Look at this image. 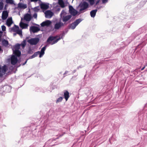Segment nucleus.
<instances>
[{
    "mask_svg": "<svg viewBox=\"0 0 147 147\" xmlns=\"http://www.w3.org/2000/svg\"><path fill=\"white\" fill-rule=\"evenodd\" d=\"M67 13L64 10H63L60 14V16L62 18L63 22H66L68 21L72 17L71 15L65 16Z\"/></svg>",
    "mask_w": 147,
    "mask_h": 147,
    "instance_id": "nucleus-1",
    "label": "nucleus"
},
{
    "mask_svg": "<svg viewBox=\"0 0 147 147\" xmlns=\"http://www.w3.org/2000/svg\"><path fill=\"white\" fill-rule=\"evenodd\" d=\"M79 6L80 7L79 10V11L81 13L83 12L82 11L86 9L89 6L88 4L86 1H84L82 3H81L79 5Z\"/></svg>",
    "mask_w": 147,
    "mask_h": 147,
    "instance_id": "nucleus-2",
    "label": "nucleus"
},
{
    "mask_svg": "<svg viewBox=\"0 0 147 147\" xmlns=\"http://www.w3.org/2000/svg\"><path fill=\"white\" fill-rule=\"evenodd\" d=\"M82 20L81 18H79L76 20L74 22L72 23L69 26V28L72 29H74L82 21Z\"/></svg>",
    "mask_w": 147,
    "mask_h": 147,
    "instance_id": "nucleus-3",
    "label": "nucleus"
},
{
    "mask_svg": "<svg viewBox=\"0 0 147 147\" xmlns=\"http://www.w3.org/2000/svg\"><path fill=\"white\" fill-rule=\"evenodd\" d=\"M39 39L38 38H31L28 40L27 42L30 44L32 45H36L39 42Z\"/></svg>",
    "mask_w": 147,
    "mask_h": 147,
    "instance_id": "nucleus-4",
    "label": "nucleus"
},
{
    "mask_svg": "<svg viewBox=\"0 0 147 147\" xmlns=\"http://www.w3.org/2000/svg\"><path fill=\"white\" fill-rule=\"evenodd\" d=\"M7 70L8 67L6 65H4L2 67L0 66V77H2Z\"/></svg>",
    "mask_w": 147,
    "mask_h": 147,
    "instance_id": "nucleus-5",
    "label": "nucleus"
},
{
    "mask_svg": "<svg viewBox=\"0 0 147 147\" xmlns=\"http://www.w3.org/2000/svg\"><path fill=\"white\" fill-rule=\"evenodd\" d=\"M30 30L31 32L34 33L39 31L40 30V29L38 27L33 26L30 27Z\"/></svg>",
    "mask_w": 147,
    "mask_h": 147,
    "instance_id": "nucleus-6",
    "label": "nucleus"
},
{
    "mask_svg": "<svg viewBox=\"0 0 147 147\" xmlns=\"http://www.w3.org/2000/svg\"><path fill=\"white\" fill-rule=\"evenodd\" d=\"M46 18H50L53 15V13L51 10H47L45 13Z\"/></svg>",
    "mask_w": 147,
    "mask_h": 147,
    "instance_id": "nucleus-7",
    "label": "nucleus"
},
{
    "mask_svg": "<svg viewBox=\"0 0 147 147\" xmlns=\"http://www.w3.org/2000/svg\"><path fill=\"white\" fill-rule=\"evenodd\" d=\"M11 63L13 65H15L18 61V58L15 55H12L11 57Z\"/></svg>",
    "mask_w": 147,
    "mask_h": 147,
    "instance_id": "nucleus-8",
    "label": "nucleus"
},
{
    "mask_svg": "<svg viewBox=\"0 0 147 147\" xmlns=\"http://www.w3.org/2000/svg\"><path fill=\"white\" fill-rule=\"evenodd\" d=\"M51 22L49 20H47L42 23L40 25L42 27H44L45 26H48L51 24Z\"/></svg>",
    "mask_w": 147,
    "mask_h": 147,
    "instance_id": "nucleus-9",
    "label": "nucleus"
},
{
    "mask_svg": "<svg viewBox=\"0 0 147 147\" xmlns=\"http://www.w3.org/2000/svg\"><path fill=\"white\" fill-rule=\"evenodd\" d=\"M65 33L64 31H63L62 33L61 34V36L59 37L58 38L56 39V40H54L53 42L51 43V45H53L56 43L59 40L61 39H62L63 37L64 36Z\"/></svg>",
    "mask_w": 147,
    "mask_h": 147,
    "instance_id": "nucleus-10",
    "label": "nucleus"
},
{
    "mask_svg": "<svg viewBox=\"0 0 147 147\" xmlns=\"http://www.w3.org/2000/svg\"><path fill=\"white\" fill-rule=\"evenodd\" d=\"M56 38V37L53 36H49L47 40V42L50 44L51 45V43L53 42L54 40H55Z\"/></svg>",
    "mask_w": 147,
    "mask_h": 147,
    "instance_id": "nucleus-11",
    "label": "nucleus"
},
{
    "mask_svg": "<svg viewBox=\"0 0 147 147\" xmlns=\"http://www.w3.org/2000/svg\"><path fill=\"white\" fill-rule=\"evenodd\" d=\"M32 19L31 15L28 13L26 14L24 16V19L27 21H30Z\"/></svg>",
    "mask_w": 147,
    "mask_h": 147,
    "instance_id": "nucleus-12",
    "label": "nucleus"
},
{
    "mask_svg": "<svg viewBox=\"0 0 147 147\" xmlns=\"http://www.w3.org/2000/svg\"><path fill=\"white\" fill-rule=\"evenodd\" d=\"M63 26V24L62 22H59L56 23L54 26L55 29L56 30L59 29L61 26Z\"/></svg>",
    "mask_w": 147,
    "mask_h": 147,
    "instance_id": "nucleus-13",
    "label": "nucleus"
},
{
    "mask_svg": "<svg viewBox=\"0 0 147 147\" xmlns=\"http://www.w3.org/2000/svg\"><path fill=\"white\" fill-rule=\"evenodd\" d=\"M8 13L7 11H4L2 14V18L3 20H5L6 19L8 16Z\"/></svg>",
    "mask_w": 147,
    "mask_h": 147,
    "instance_id": "nucleus-14",
    "label": "nucleus"
},
{
    "mask_svg": "<svg viewBox=\"0 0 147 147\" xmlns=\"http://www.w3.org/2000/svg\"><path fill=\"white\" fill-rule=\"evenodd\" d=\"M49 4L42 3L40 4L41 8L42 9H47L49 7Z\"/></svg>",
    "mask_w": 147,
    "mask_h": 147,
    "instance_id": "nucleus-15",
    "label": "nucleus"
},
{
    "mask_svg": "<svg viewBox=\"0 0 147 147\" xmlns=\"http://www.w3.org/2000/svg\"><path fill=\"white\" fill-rule=\"evenodd\" d=\"M13 50V54H14L13 55H15L16 57H19L21 54V52L19 50Z\"/></svg>",
    "mask_w": 147,
    "mask_h": 147,
    "instance_id": "nucleus-16",
    "label": "nucleus"
},
{
    "mask_svg": "<svg viewBox=\"0 0 147 147\" xmlns=\"http://www.w3.org/2000/svg\"><path fill=\"white\" fill-rule=\"evenodd\" d=\"M22 18H21V21L22 20ZM20 27L21 28H22V29L26 28H27L28 26V24H27L24 23L22 22L21 21L20 23Z\"/></svg>",
    "mask_w": 147,
    "mask_h": 147,
    "instance_id": "nucleus-17",
    "label": "nucleus"
},
{
    "mask_svg": "<svg viewBox=\"0 0 147 147\" xmlns=\"http://www.w3.org/2000/svg\"><path fill=\"white\" fill-rule=\"evenodd\" d=\"M47 46H45L43 47L41 49L40 51V54L39 55V57L41 58L45 54V51L46 49Z\"/></svg>",
    "mask_w": 147,
    "mask_h": 147,
    "instance_id": "nucleus-18",
    "label": "nucleus"
},
{
    "mask_svg": "<svg viewBox=\"0 0 147 147\" xmlns=\"http://www.w3.org/2000/svg\"><path fill=\"white\" fill-rule=\"evenodd\" d=\"M64 96L66 101H67L69 97V92L66 90L64 91Z\"/></svg>",
    "mask_w": 147,
    "mask_h": 147,
    "instance_id": "nucleus-19",
    "label": "nucleus"
},
{
    "mask_svg": "<svg viewBox=\"0 0 147 147\" xmlns=\"http://www.w3.org/2000/svg\"><path fill=\"white\" fill-rule=\"evenodd\" d=\"M40 51H38L36 52H35L34 54L31 56H30L29 57V59H32L33 58H34L37 56H38V55H40Z\"/></svg>",
    "mask_w": 147,
    "mask_h": 147,
    "instance_id": "nucleus-20",
    "label": "nucleus"
},
{
    "mask_svg": "<svg viewBox=\"0 0 147 147\" xmlns=\"http://www.w3.org/2000/svg\"><path fill=\"white\" fill-rule=\"evenodd\" d=\"M12 20L11 18H8L6 22V24L8 26L10 27L11 26V24H12Z\"/></svg>",
    "mask_w": 147,
    "mask_h": 147,
    "instance_id": "nucleus-21",
    "label": "nucleus"
},
{
    "mask_svg": "<svg viewBox=\"0 0 147 147\" xmlns=\"http://www.w3.org/2000/svg\"><path fill=\"white\" fill-rule=\"evenodd\" d=\"M18 7L25 9L27 7L26 4H24L21 3H19L18 4Z\"/></svg>",
    "mask_w": 147,
    "mask_h": 147,
    "instance_id": "nucleus-22",
    "label": "nucleus"
},
{
    "mask_svg": "<svg viewBox=\"0 0 147 147\" xmlns=\"http://www.w3.org/2000/svg\"><path fill=\"white\" fill-rule=\"evenodd\" d=\"M97 11V9L93 10L91 11L90 12V14L92 18H94L95 16Z\"/></svg>",
    "mask_w": 147,
    "mask_h": 147,
    "instance_id": "nucleus-23",
    "label": "nucleus"
},
{
    "mask_svg": "<svg viewBox=\"0 0 147 147\" xmlns=\"http://www.w3.org/2000/svg\"><path fill=\"white\" fill-rule=\"evenodd\" d=\"M58 4L62 8H64L65 7L64 3L63 0H59Z\"/></svg>",
    "mask_w": 147,
    "mask_h": 147,
    "instance_id": "nucleus-24",
    "label": "nucleus"
},
{
    "mask_svg": "<svg viewBox=\"0 0 147 147\" xmlns=\"http://www.w3.org/2000/svg\"><path fill=\"white\" fill-rule=\"evenodd\" d=\"M11 30L13 31L14 32H16L17 31L19 30V27L15 25L13 27L11 28Z\"/></svg>",
    "mask_w": 147,
    "mask_h": 147,
    "instance_id": "nucleus-25",
    "label": "nucleus"
},
{
    "mask_svg": "<svg viewBox=\"0 0 147 147\" xmlns=\"http://www.w3.org/2000/svg\"><path fill=\"white\" fill-rule=\"evenodd\" d=\"M2 44L4 46L7 47L9 44V43L7 40L4 39L2 41Z\"/></svg>",
    "mask_w": 147,
    "mask_h": 147,
    "instance_id": "nucleus-26",
    "label": "nucleus"
},
{
    "mask_svg": "<svg viewBox=\"0 0 147 147\" xmlns=\"http://www.w3.org/2000/svg\"><path fill=\"white\" fill-rule=\"evenodd\" d=\"M20 45L19 44L17 43L16 44L14 47L15 49L14 50H19L20 49Z\"/></svg>",
    "mask_w": 147,
    "mask_h": 147,
    "instance_id": "nucleus-27",
    "label": "nucleus"
},
{
    "mask_svg": "<svg viewBox=\"0 0 147 147\" xmlns=\"http://www.w3.org/2000/svg\"><path fill=\"white\" fill-rule=\"evenodd\" d=\"M6 2L7 3L10 4H14L15 5V4L14 3V1L13 0H5Z\"/></svg>",
    "mask_w": 147,
    "mask_h": 147,
    "instance_id": "nucleus-28",
    "label": "nucleus"
},
{
    "mask_svg": "<svg viewBox=\"0 0 147 147\" xmlns=\"http://www.w3.org/2000/svg\"><path fill=\"white\" fill-rule=\"evenodd\" d=\"M26 40H24L22 42L20 45V46H22L23 48H24L26 45Z\"/></svg>",
    "mask_w": 147,
    "mask_h": 147,
    "instance_id": "nucleus-29",
    "label": "nucleus"
},
{
    "mask_svg": "<svg viewBox=\"0 0 147 147\" xmlns=\"http://www.w3.org/2000/svg\"><path fill=\"white\" fill-rule=\"evenodd\" d=\"M63 99V97H60L57 98L56 101V103H57L59 102H61Z\"/></svg>",
    "mask_w": 147,
    "mask_h": 147,
    "instance_id": "nucleus-30",
    "label": "nucleus"
},
{
    "mask_svg": "<svg viewBox=\"0 0 147 147\" xmlns=\"http://www.w3.org/2000/svg\"><path fill=\"white\" fill-rule=\"evenodd\" d=\"M17 34H18L19 35L21 36H22V30H18L16 32Z\"/></svg>",
    "mask_w": 147,
    "mask_h": 147,
    "instance_id": "nucleus-31",
    "label": "nucleus"
},
{
    "mask_svg": "<svg viewBox=\"0 0 147 147\" xmlns=\"http://www.w3.org/2000/svg\"><path fill=\"white\" fill-rule=\"evenodd\" d=\"M70 12L71 13H72L73 16H76L77 14V11H76V10H75V11L74 10L73 11H71Z\"/></svg>",
    "mask_w": 147,
    "mask_h": 147,
    "instance_id": "nucleus-32",
    "label": "nucleus"
},
{
    "mask_svg": "<svg viewBox=\"0 0 147 147\" xmlns=\"http://www.w3.org/2000/svg\"><path fill=\"white\" fill-rule=\"evenodd\" d=\"M27 53L28 54H32L34 53V51L32 49L30 48Z\"/></svg>",
    "mask_w": 147,
    "mask_h": 147,
    "instance_id": "nucleus-33",
    "label": "nucleus"
},
{
    "mask_svg": "<svg viewBox=\"0 0 147 147\" xmlns=\"http://www.w3.org/2000/svg\"><path fill=\"white\" fill-rule=\"evenodd\" d=\"M3 4L2 2H0V10L2 9L3 8Z\"/></svg>",
    "mask_w": 147,
    "mask_h": 147,
    "instance_id": "nucleus-34",
    "label": "nucleus"
},
{
    "mask_svg": "<svg viewBox=\"0 0 147 147\" xmlns=\"http://www.w3.org/2000/svg\"><path fill=\"white\" fill-rule=\"evenodd\" d=\"M2 30L3 31H5L6 30V27L5 26L3 25L1 26Z\"/></svg>",
    "mask_w": 147,
    "mask_h": 147,
    "instance_id": "nucleus-35",
    "label": "nucleus"
},
{
    "mask_svg": "<svg viewBox=\"0 0 147 147\" xmlns=\"http://www.w3.org/2000/svg\"><path fill=\"white\" fill-rule=\"evenodd\" d=\"M89 1L91 5H93L94 3V0H90Z\"/></svg>",
    "mask_w": 147,
    "mask_h": 147,
    "instance_id": "nucleus-36",
    "label": "nucleus"
},
{
    "mask_svg": "<svg viewBox=\"0 0 147 147\" xmlns=\"http://www.w3.org/2000/svg\"><path fill=\"white\" fill-rule=\"evenodd\" d=\"M69 11H71L72 10L74 9V8L71 5H69Z\"/></svg>",
    "mask_w": 147,
    "mask_h": 147,
    "instance_id": "nucleus-37",
    "label": "nucleus"
},
{
    "mask_svg": "<svg viewBox=\"0 0 147 147\" xmlns=\"http://www.w3.org/2000/svg\"><path fill=\"white\" fill-rule=\"evenodd\" d=\"M37 15L36 13H35L33 15V17L35 18H36L37 17Z\"/></svg>",
    "mask_w": 147,
    "mask_h": 147,
    "instance_id": "nucleus-38",
    "label": "nucleus"
},
{
    "mask_svg": "<svg viewBox=\"0 0 147 147\" xmlns=\"http://www.w3.org/2000/svg\"><path fill=\"white\" fill-rule=\"evenodd\" d=\"M3 32L1 31H0V41H1V37L2 36V35H3Z\"/></svg>",
    "mask_w": 147,
    "mask_h": 147,
    "instance_id": "nucleus-39",
    "label": "nucleus"
},
{
    "mask_svg": "<svg viewBox=\"0 0 147 147\" xmlns=\"http://www.w3.org/2000/svg\"><path fill=\"white\" fill-rule=\"evenodd\" d=\"M102 1L103 3H105L108 2V0H102Z\"/></svg>",
    "mask_w": 147,
    "mask_h": 147,
    "instance_id": "nucleus-40",
    "label": "nucleus"
},
{
    "mask_svg": "<svg viewBox=\"0 0 147 147\" xmlns=\"http://www.w3.org/2000/svg\"><path fill=\"white\" fill-rule=\"evenodd\" d=\"M38 7H35L34 8V10L35 11H38L39 10V9L38 8Z\"/></svg>",
    "mask_w": 147,
    "mask_h": 147,
    "instance_id": "nucleus-41",
    "label": "nucleus"
},
{
    "mask_svg": "<svg viewBox=\"0 0 147 147\" xmlns=\"http://www.w3.org/2000/svg\"><path fill=\"white\" fill-rule=\"evenodd\" d=\"M83 67V66L82 65H80V66H78L77 68V69H78L79 68H82V67Z\"/></svg>",
    "mask_w": 147,
    "mask_h": 147,
    "instance_id": "nucleus-42",
    "label": "nucleus"
},
{
    "mask_svg": "<svg viewBox=\"0 0 147 147\" xmlns=\"http://www.w3.org/2000/svg\"><path fill=\"white\" fill-rule=\"evenodd\" d=\"M68 29L67 28H66L65 29V31L64 32H65V33H67V32H68Z\"/></svg>",
    "mask_w": 147,
    "mask_h": 147,
    "instance_id": "nucleus-43",
    "label": "nucleus"
},
{
    "mask_svg": "<svg viewBox=\"0 0 147 147\" xmlns=\"http://www.w3.org/2000/svg\"><path fill=\"white\" fill-rule=\"evenodd\" d=\"M58 138H56V139H52L50 140H49V142H51V141H55V140H56V139H58Z\"/></svg>",
    "mask_w": 147,
    "mask_h": 147,
    "instance_id": "nucleus-44",
    "label": "nucleus"
},
{
    "mask_svg": "<svg viewBox=\"0 0 147 147\" xmlns=\"http://www.w3.org/2000/svg\"><path fill=\"white\" fill-rule=\"evenodd\" d=\"M28 59H27L26 60V61L25 62H24V63H23V64H22V65H25V64L26 63H27V61H28Z\"/></svg>",
    "mask_w": 147,
    "mask_h": 147,
    "instance_id": "nucleus-45",
    "label": "nucleus"
},
{
    "mask_svg": "<svg viewBox=\"0 0 147 147\" xmlns=\"http://www.w3.org/2000/svg\"><path fill=\"white\" fill-rule=\"evenodd\" d=\"M146 28V30H147V24L145 25L144 26V27H143L142 28V29H143V28Z\"/></svg>",
    "mask_w": 147,
    "mask_h": 147,
    "instance_id": "nucleus-46",
    "label": "nucleus"
},
{
    "mask_svg": "<svg viewBox=\"0 0 147 147\" xmlns=\"http://www.w3.org/2000/svg\"><path fill=\"white\" fill-rule=\"evenodd\" d=\"M38 1H40V0H30L31 2H37Z\"/></svg>",
    "mask_w": 147,
    "mask_h": 147,
    "instance_id": "nucleus-47",
    "label": "nucleus"
},
{
    "mask_svg": "<svg viewBox=\"0 0 147 147\" xmlns=\"http://www.w3.org/2000/svg\"><path fill=\"white\" fill-rule=\"evenodd\" d=\"M100 0H98L96 1V5H97L99 2Z\"/></svg>",
    "mask_w": 147,
    "mask_h": 147,
    "instance_id": "nucleus-48",
    "label": "nucleus"
},
{
    "mask_svg": "<svg viewBox=\"0 0 147 147\" xmlns=\"http://www.w3.org/2000/svg\"><path fill=\"white\" fill-rule=\"evenodd\" d=\"M60 10V8L59 7H57V11H59Z\"/></svg>",
    "mask_w": 147,
    "mask_h": 147,
    "instance_id": "nucleus-49",
    "label": "nucleus"
},
{
    "mask_svg": "<svg viewBox=\"0 0 147 147\" xmlns=\"http://www.w3.org/2000/svg\"><path fill=\"white\" fill-rule=\"evenodd\" d=\"M68 71H66L63 74V75H65V74H67V73H68Z\"/></svg>",
    "mask_w": 147,
    "mask_h": 147,
    "instance_id": "nucleus-50",
    "label": "nucleus"
},
{
    "mask_svg": "<svg viewBox=\"0 0 147 147\" xmlns=\"http://www.w3.org/2000/svg\"><path fill=\"white\" fill-rule=\"evenodd\" d=\"M17 34V33L16 32V33H14L13 34V36H15Z\"/></svg>",
    "mask_w": 147,
    "mask_h": 147,
    "instance_id": "nucleus-51",
    "label": "nucleus"
},
{
    "mask_svg": "<svg viewBox=\"0 0 147 147\" xmlns=\"http://www.w3.org/2000/svg\"><path fill=\"white\" fill-rule=\"evenodd\" d=\"M76 71V69L73 70L72 71V73L73 74L75 73Z\"/></svg>",
    "mask_w": 147,
    "mask_h": 147,
    "instance_id": "nucleus-52",
    "label": "nucleus"
},
{
    "mask_svg": "<svg viewBox=\"0 0 147 147\" xmlns=\"http://www.w3.org/2000/svg\"><path fill=\"white\" fill-rule=\"evenodd\" d=\"M102 7V6H99V7H97V8L98 9H100Z\"/></svg>",
    "mask_w": 147,
    "mask_h": 147,
    "instance_id": "nucleus-53",
    "label": "nucleus"
},
{
    "mask_svg": "<svg viewBox=\"0 0 147 147\" xmlns=\"http://www.w3.org/2000/svg\"><path fill=\"white\" fill-rule=\"evenodd\" d=\"M53 144V145H50L51 146H55L56 145H57V144Z\"/></svg>",
    "mask_w": 147,
    "mask_h": 147,
    "instance_id": "nucleus-54",
    "label": "nucleus"
},
{
    "mask_svg": "<svg viewBox=\"0 0 147 147\" xmlns=\"http://www.w3.org/2000/svg\"><path fill=\"white\" fill-rule=\"evenodd\" d=\"M7 6V5H5V7H4V9H5V10H6V6Z\"/></svg>",
    "mask_w": 147,
    "mask_h": 147,
    "instance_id": "nucleus-55",
    "label": "nucleus"
},
{
    "mask_svg": "<svg viewBox=\"0 0 147 147\" xmlns=\"http://www.w3.org/2000/svg\"><path fill=\"white\" fill-rule=\"evenodd\" d=\"M145 66H144V67H143L142 69H141V70H143L145 68Z\"/></svg>",
    "mask_w": 147,
    "mask_h": 147,
    "instance_id": "nucleus-56",
    "label": "nucleus"
},
{
    "mask_svg": "<svg viewBox=\"0 0 147 147\" xmlns=\"http://www.w3.org/2000/svg\"><path fill=\"white\" fill-rule=\"evenodd\" d=\"M63 135V134H62V135H60L59 136H60V137H61V136H62Z\"/></svg>",
    "mask_w": 147,
    "mask_h": 147,
    "instance_id": "nucleus-57",
    "label": "nucleus"
},
{
    "mask_svg": "<svg viewBox=\"0 0 147 147\" xmlns=\"http://www.w3.org/2000/svg\"><path fill=\"white\" fill-rule=\"evenodd\" d=\"M138 46H137V47H136V49H137V47H138Z\"/></svg>",
    "mask_w": 147,
    "mask_h": 147,
    "instance_id": "nucleus-58",
    "label": "nucleus"
},
{
    "mask_svg": "<svg viewBox=\"0 0 147 147\" xmlns=\"http://www.w3.org/2000/svg\"><path fill=\"white\" fill-rule=\"evenodd\" d=\"M20 65H19L17 67H20Z\"/></svg>",
    "mask_w": 147,
    "mask_h": 147,
    "instance_id": "nucleus-59",
    "label": "nucleus"
},
{
    "mask_svg": "<svg viewBox=\"0 0 147 147\" xmlns=\"http://www.w3.org/2000/svg\"><path fill=\"white\" fill-rule=\"evenodd\" d=\"M141 29H140L139 30H140Z\"/></svg>",
    "mask_w": 147,
    "mask_h": 147,
    "instance_id": "nucleus-60",
    "label": "nucleus"
},
{
    "mask_svg": "<svg viewBox=\"0 0 147 147\" xmlns=\"http://www.w3.org/2000/svg\"><path fill=\"white\" fill-rule=\"evenodd\" d=\"M7 87H8V88H9V87L8 86Z\"/></svg>",
    "mask_w": 147,
    "mask_h": 147,
    "instance_id": "nucleus-61",
    "label": "nucleus"
}]
</instances>
